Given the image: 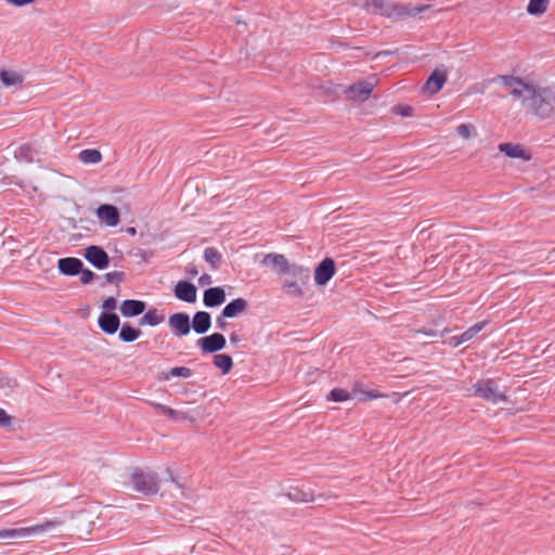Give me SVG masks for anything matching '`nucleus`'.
<instances>
[{
	"label": "nucleus",
	"mask_w": 555,
	"mask_h": 555,
	"mask_svg": "<svg viewBox=\"0 0 555 555\" xmlns=\"http://www.w3.org/2000/svg\"><path fill=\"white\" fill-rule=\"evenodd\" d=\"M530 115L539 119L555 118V85H542L513 75L493 79Z\"/></svg>",
	"instance_id": "f257e3e1"
},
{
	"label": "nucleus",
	"mask_w": 555,
	"mask_h": 555,
	"mask_svg": "<svg viewBox=\"0 0 555 555\" xmlns=\"http://www.w3.org/2000/svg\"><path fill=\"white\" fill-rule=\"evenodd\" d=\"M361 5L367 12L385 15L388 17H415L428 11L430 5H412L410 3H395L392 0H360Z\"/></svg>",
	"instance_id": "f03ea898"
},
{
	"label": "nucleus",
	"mask_w": 555,
	"mask_h": 555,
	"mask_svg": "<svg viewBox=\"0 0 555 555\" xmlns=\"http://www.w3.org/2000/svg\"><path fill=\"white\" fill-rule=\"evenodd\" d=\"M60 520H46L41 524L31 526V527H24V528H15V529H2L0 530V540L5 539H22L27 538L30 535H37L44 532H48L55 527L60 526Z\"/></svg>",
	"instance_id": "7ed1b4c3"
},
{
	"label": "nucleus",
	"mask_w": 555,
	"mask_h": 555,
	"mask_svg": "<svg viewBox=\"0 0 555 555\" xmlns=\"http://www.w3.org/2000/svg\"><path fill=\"white\" fill-rule=\"evenodd\" d=\"M473 395L492 403H499L506 400L494 379L487 378L473 385Z\"/></svg>",
	"instance_id": "20e7f679"
},
{
	"label": "nucleus",
	"mask_w": 555,
	"mask_h": 555,
	"mask_svg": "<svg viewBox=\"0 0 555 555\" xmlns=\"http://www.w3.org/2000/svg\"><path fill=\"white\" fill-rule=\"evenodd\" d=\"M132 489L145 495L156 494L159 487L155 474L135 470L131 475Z\"/></svg>",
	"instance_id": "39448f33"
},
{
	"label": "nucleus",
	"mask_w": 555,
	"mask_h": 555,
	"mask_svg": "<svg viewBox=\"0 0 555 555\" xmlns=\"http://www.w3.org/2000/svg\"><path fill=\"white\" fill-rule=\"evenodd\" d=\"M83 257L94 268L104 270L109 264V257L107 253L100 246L91 245L85 249Z\"/></svg>",
	"instance_id": "423d86ee"
},
{
	"label": "nucleus",
	"mask_w": 555,
	"mask_h": 555,
	"mask_svg": "<svg viewBox=\"0 0 555 555\" xmlns=\"http://www.w3.org/2000/svg\"><path fill=\"white\" fill-rule=\"evenodd\" d=\"M225 345V337L220 333H214L209 336L202 337L196 341V346L204 353H215L222 350Z\"/></svg>",
	"instance_id": "0eeeda50"
},
{
	"label": "nucleus",
	"mask_w": 555,
	"mask_h": 555,
	"mask_svg": "<svg viewBox=\"0 0 555 555\" xmlns=\"http://www.w3.org/2000/svg\"><path fill=\"white\" fill-rule=\"evenodd\" d=\"M335 274V262L332 258L323 259L314 270V282L324 286Z\"/></svg>",
	"instance_id": "6e6552de"
},
{
	"label": "nucleus",
	"mask_w": 555,
	"mask_h": 555,
	"mask_svg": "<svg viewBox=\"0 0 555 555\" xmlns=\"http://www.w3.org/2000/svg\"><path fill=\"white\" fill-rule=\"evenodd\" d=\"M169 327L176 336H185L191 331L190 318L184 312H177L168 319Z\"/></svg>",
	"instance_id": "1a4fd4ad"
},
{
	"label": "nucleus",
	"mask_w": 555,
	"mask_h": 555,
	"mask_svg": "<svg viewBox=\"0 0 555 555\" xmlns=\"http://www.w3.org/2000/svg\"><path fill=\"white\" fill-rule=\"evenodd\" d=\"M374 89V83L371 81H359L347 88L346 94L352 101H365L370 98Z\"/></svg>",
	"instance_id": "9d476101"
},
{
	"label": "nucleus",
	"mask_w": 555,
	"mask_h": 555,
	"mask_svg": "<svg viewBox=\"0 0 555 555\" xmlns=\"http://www.w3.org/2000/svg\"><path fill=\"white\" fill-rule=\"evenodd\" d=\"M96 217L101 223L106 227H116L120 222V215L118 209L109 204H103L96 209Z\"/></svg>",
	"instance_id": "9b49d317"
},
{
	"label": "nucleus",
	"mask_w": 555,
	"mask_h": 555,
	"mask_svg": "<svg viewBox=\"0 0 555 555\" xmlns=\"http://www.w3.org/2000/svg\"><path fill=\"white\" fill-rule=\"evenodd\" d=\"M173 294L179 300L193 304L196 301L197 288L191 282L180 281L176 284Z\"/></svg>",
	"instance_id": "f8f14e48"
},
{
	"label": "nucleus",
	"mask_w": 555,
	"mask_h": 555,
	"mask_svg": "<svg viewBox=\"0 0 555 555\" xmlns=\"http://www.w3.org/2000/svg\"><path fill=\"white\" fill-rule=\"evenodd\" d=\"M447 81V73L443 69H435L431 75L428 77L424 90L429 94L438 93L444 86Z\"/></svg>",
	"instance_id": "ddd939ff"
},
{
	"label": "nucleus",
	"mask_w": 555,
	"mask_h": 555,
	"mask_svg": "<svg viewBox=\"0 0 555 555\" xmlns=\"http://www.w3.org/2000/svg\"><path fill=\"white\" fill-rule=\"evenodd\" d=\"M82 267V261L75 257L61 258L57 261V268L60 272L67 276H74L79 274Z\"/></svg>",
	"instance_id": "4468645a"
},
{
	"label": "nucleus",
	"mask_w": 555,
	"mask_h": 555,
	"mask_svg": "<svg viewBox=\"0 0 555 555\" xmlns=\"http://www.w3.org/2000/svg\"><path fill=\"white\" fill-rule=\"evenodd\" d=\"M98 324L104 333L113 335L117 332L120 320L115 313L102 312L98 319Z\"/></svg>",
	"instance_id": "2eb2a0df"
},
{
	"label": "nucleus",
	"mask_w": 555,
	"mask_h": 555,
	"mask_svg": "<svg viewBox=\"0 0 555 555\" xmlns=\"http://www.w3.org/2000/svg\"><path fill=\"white\" fill-rule=\"evenodd\" d=\"M204 305L208 308L218 307L225 301V292L222 287H210L204 292Z\"/></svg>",
	"instance_id": "dca6fc26"
},
{
	"label": "nucleus",
	"mask_w": 555,
	"mask_h": 555,
	"mask_svg": "<svg viewBox=\"0 0 555 555\" xmlns=\"http://www.w3.org/2000/svg\"><path fill=\"white\" fill-rule=\"evenodd\" d=\"M145 306L144 301L127 299L120 305V313L126 318L137 317L145 311Z\"/></svg>",
	"instance_id": "f3484780"
},
{
	"label": "nucleus",
	"mask_w": 555,
	"mask_h": 555,
	"mask_svg": "<svg viewBox=\"0 0 555 555\" xmlns=\"http://www.w3.org/2000/svg\"><path fill=\"white\" fill-rule=\"evenodd\" d=\"M211 326V317L206 311H198L193 315L191 327L196 334H205Z\"/></svg>",
	"instance_id": "a211bd4d"
},
{
	"label": "nucleus",
	"mask_w": 555,
	"mask_h": 555,
	"mask_svg": "<svg viewBox=\"0 0 555 555\" xmlns=\"http://www.w3.org/2000/svg\"><path fill=\"white\" fill-rule=\"evenodd\" d=\"M501 153H504L506 156L511 158H520L524 160H529L530 155L525 152L522 146L517 143H501L498 146Z\"/></svg>",
	"instance_id": "6ab92c4d"
},
{
	"label": "nucleus",
	"mask_w": 555,
	"mask_h": 555,
	"mask_svg": "<svg viewBox=\"0 0 555 555\" xmlns=\"http://www.w3.org/2000/svg\"><path fill=\"white\" fill-rule=\"evenodd\" d=\"M262 263L271 266L278 274L283 275L288 260L282 254L270 253L264 256Z\"/></svg>",
	"instance_id": "aec40b11"
},
{
	"label": "nucleus",
	"mask_w": 555,
	"mask_h": 555,
	"mask_svg": "<svg viewBox=\"0 0 555 555\" xmlns=\"http://www.w3.org/2000/svg\"><path fill=\"white\" fill-rule=\"evenodd\" d=\"M248 308V302L244 298H236L229 302L222 310L223 317H228L229 319L235 318L238 314L243 313Z\"/></svg>",
	"instance_id": "412c9836"
},
{
	"label": "nucleus",
	"mask_w": 555,
	"mask_h": 555,
	"mask_svg": "<svg viewBox=\"0 0 555 555\" xmlns=\"http://www.w3.org/2000/svg\"><path fill=\"white\" fill-rule=\"evenodd\" d=\"M285 274L292 275L301 281H308L309 276H310V271L308 268H306L304 266L288 262L283 272V275H285Z\"/></svg>",
	"instance_id": "4be33fe9"
},
{
	"label": "nucleus",
	"mask_w": 555,
	"mask_h": 555,
	"mask_svg": "<svg viewBox=\"0 0 555 555\" xmlns=\"http://www.w3.org/2000/svg\"><path fill=\"white\" fill-rule=\"evenodd\" d=\"M164 320H165L164 314L159 313L156 309H150L140 319L139 324L141 326H143V325L157 326L160 323H163Z\"/></svg>",
	"instance_id": "5701e85b"
},
{
	"label": "nucleus",
	"mask_w": 555,
	"mask_h": 555,
	"mask_svg": "<svg viewBox=\"0 0 555 555\" xmlns=\"http://www.w3.org/2000/svg\"><path fill=\"white\" fill-rule=\"evenodd\" d=\"M199 416L198 409L189 410V411H179L172 409V414H169V418L172 421H190L191 423H196Z\"/></svg>",
	"instance_id": "b1692460"
},
{
	"label": "nucleus",
	"mask_w": 555,
	"mask_h": 555,
	"mask_svg": "<svg viewBox=\"0 0 555 555\" xmlns=\"http://www.w3.org/2000/svg\"><path fill=\"white\" fill-rule=\"evenodd\" d=\"M212 363L216 367L221 370L222 374H228L233 366L232 358L225 353L215 354Z\"/></svg>",
	"instance_id": "393cba45"
},
{
	"label": "nucleus",
	"mask_w": 555,
	"mask_h": 555,
	"mask_svg": "<svg viewBox=\"0 0 555 555\" xmlns=\"http://www.w3.org/2000/svg\"><path fill=\"white\" fill-rule=\"evenodd\" d=\"M141 336V331L130 326L128 323L122 324L119 332V339L124 343H132Z\"/></svg>",
	"instance_id": "a878e982"
},
{
	"label": "nucleus",
	"mask_w": 555,
	"mask_h": 555,
	"mask_svg": "<svg viewBox=\"0 0 555 555\" xmlns=\"http://www.w3.org/2000/svg\"><path fill=\"white\" fill-rule=\"evenodd\" d=\"M79 160L83 164H99L102 160V154L95 149H86L79 153Z\"/></svg>",
	"instance_id": "bb28decb"
},
{
	"label": "nucleus",
	"mask_w": 555,
	"mask_h": 555,
	"mask_svg": "<svg viewBox=\"0 0 555 555\" xmlns=\"http://www.w3.org/2000/svg\"><path fill=\"white\" fill-rule=\"evenodd\" d=\"M204 259L212 269H218L221 264L222 256L215 247H206L204 250Z\"/></svg>",
	"instance_id": "cd10ccee"
},
{
	"label": "nucleus",
	"mask_w": 555,
	"mask_h": 555,
	"mask_svg": "<svg viewBox=\"0 0 555 555\" xmlns=\"http://www.w3.org/2000/svg\"><path fill=\"white\" fill-rule=\"evenodd\" d=\"M0 80L7 87L17 86L23 81L20 74L5 69L0 70Z\"/></svg>",
	"instance_id": "c85d7f7f"
},
{
	"label": "nucleus",
	"mask_w": 555,
	"mask_h": 555,
	"mask_svg": "<svg viewBox=\"0 0 555 555\" xmlns=\"http://www.w3.org/2000/svg\"><path fill=\"white\" fill-rule=\"evenodd\" d=\"M548 0H530L527 11L531 15H540L547 9Z\"/></svg>",
	"instance_id": "c756f323"
},
{
	"label": "nucleus",
	"mask_w": 555,
	"mask_h": 555,
	"mask_svg": "<svg viewBox=\"0 0 555 555\" xmlns=\"http://www.w3.org/2000/svg\"><path fill=\"white\" fill-rule=\"evenodd\" d=\"M288 496L291 500L298 502H311L314 500V496L311 492L304 491L298 488L292 489L288 493Z\"/></svg>",
	"instance_id": "7c9ffc66"
},
{
	"label": "nucleus",
	"mask_w": 555,
	"mask_h": 555,
	"mask_svg": "<svg viewBox=\"0 0 555 555\" xmlns=\"http://www.w3.org/2000/svg\"><path fill=\"white\" fill-rule=\"evenodd\" d=\"M487 322L482 321V322H478L476 324H474L473 326H470L469 328H467L463 334H461L462 336V341H469L470 339H473L479 332H481L485 326H486Z\"/></svg>",
	"instance_id": "2f4dec72"
},
{
	"label": "nucleus",
	"mask_w": 555,
	"mask_h": 555,
	"mask_svg": "<svg viewBox=\"0 0 555 555\" xmlns=\"http://www.w3.org/2000/svg\"><path fill=\"white\" fill-rule=\"evenodd\" d=\"M350 398L351 397H350L349 391H347L346 389H341V388H334L333 390H331L330 395L327 396V399L332 400L334 402H344V401L349 400Z\"/></svg>",
	"instance_id": "473e14b6"
},
{
	"label": "nucleus",
	"mask_w": 555,
	"mask_h": 555,
	"mask_svg": "<svg viewBox=\"0 0 555 555\" xmlns=\"http://www.w3.org/2000/svg\"><path fill=\"white\" fill-rule=\"evenodd\" d=\"M192 376V370L186 367V366H177V367H172L169 373H168V376H166V379H168L169 377H184V378H188V377H191Z\"/></svg>",
	"instance_id": "72a5a7b5"
},
{
	"label": "nucleus",
	"mask_w": 555,
	"mask_h": 555,
	"mask_svg": "<svg viewBox=\"0 0 555 555\" xmlns=\"http://www.w3.org/2000/svg\"><path fill=\"white\" fill-rule=\"evenodd\" d=\"M284 288L289 295H292L294 297H302L304 296V292L297 282H285Z\"/></svg>",
	"instance_id": "f704fd0d"
},
{
	"label": "nucleus",
	"mask_w": 555,
	"mask_h": 555,
	"mask_svg": "<svg viewBox=\"0 0 555 555\" xmlns=\"http://www.w3.org/2000/svg\"><path fill=\"white\" fill-rule=\"evenodd\" d=\"M31 149L28 145H22L20 146L16 152L15 156L20 159L31 162Z\"/></svg>",
	"instance_id": "c9c22d12"
},
{
	"label": "nucleus",
	"mask_w": 555,
	"mask_h": 555,
	"mask_svg": "<svg viewBox=\"0 0 555 555\" xmlns=\"http://www.w3.org/2000/svg\"><path fill=\"white\" fill-rule=\"evenodd\" d=\"M80 274V281L82 284H89L93 281L95 274L89 270V269H83V267L81 268V271L79 272Z\"/></svg>",
	"instance_id": "e433bc0d"
},
{
	"label": "nucleus",
	"mask_w": 555,
	"mask_h": 555,
	"mask_svg": "<svg viewBox=\"0 0 555 555\" xmlns=\"http://www.w3.org/2000/svg\"><path fill=\"white\" fill-rule=\"evenodd\" d=\"M456 132L464 139H469L472 137L470 126L467 124H461L456 127Z\"/></svg>",
	"instance_id": "4c0bfd02"
},
{
	"label": "nucleus",
	"mask_w": 555,
	"mask_h": 555,
	"mask_svg": "<svg viewBox=\"0 0 555 555\" xmlns=\"http://www.w3.org/2000/svg\"><path fill=\"white\" fill-rule=\"evenodd\" d=\"M154 409L160 413V414H164V415H167L169 416V414H172V409L167 406V405H164L162 403H154Z\"/></svg>",
	"instance_id": "58836bf2"
},
{
	"label": "nucleus",
	"mask_w": 555,
	"mask_h": 555,
	"mask_svg": "<svg viewBox=\"0 0 555 555\" xmlns=\"http://www.w3.org/2000/svg\"><path fill=\"white\" fill-rule=\"evenodd\" d=\"M16 383L14 379H11L9 377H5V376H0V388H13L15 387Z\"/></svg>",
	"instance_id": "ea45409f"
},
{
	"label": "nucleus",
	"mask_w": 555,
	"mask_h": 555,
	"mask_svg": "<svg viewBox=\"0 0 555 555\" xmlns=\"http://www.w3.org/2000/svg\"><path fill=\"white\" fill-rule=\"evenodd\" d=\"M116 299L114 297H108L106 298L104 301H103V305L102 307L107 310V311H111V310H114L116 308Z\"/></svg>",
	"instance_id": "a19ab883"
},
{
	"label": "nucleus",
	"mask_w": 555,
	"mask_h": 555,
	"mask_svg": "<svg viewBox=\"0 0 555 555\" xmlns=\"http://www.w3.org/2000/svg\"><path fill=\"white\" fill-rule=\"evenodd\" d=\"M120 275H121V273L117 272V271L108 272L105 274V280L108 283L118 282L120 280Z\"/></svg>",
	"instance_id": "79ce46f5"
},
{
	"label": "nucleus",
	"mask_w": 555,
	"mask_h": 555,
	"mask_svg": "<svg viewBox=\"0 0 555 555\" xmlns=\"http://www.w3.org/2000/svg\"><path fill=\"white\" fill-rule=\"evenodd\" d=\"M10 424L11 416H9L3 409H0V426H9Z\"/></svg>",
	"instance_id": "37998d69"
},
{
	"label": "nucleus",
	"mask_w": 555,
	"mask_h": 555,
	"mask_svg": "<svg viewBox=\"0 0 555 555\" xmlns=\"http://www.w3.org/2000/svg\"><path fill=\"white\" fill-rule=\"evenodd\" d=\"M9 4L21 8L27 4H31L35 0H5Z\"/></svg>",
	"instance_id": "c03bdc74"
},
{
	"label": "nucleus",
	"mask_w": 555,
	"mask_h": 555,
	"mask_svg": "<svg viewBox=\"0 0 555 555\" xmlns=\"http://www.w3.org/2000/svg\"><path fill=\"white\" fill-rule=\"evenodd\" d=\"M396 112L402 116H412L413 108L411 106H398L396 107Z\"/></svg>",
	"instance_id": "a18cd8bd"
},
{
	"label": "nucleus",
	"mask_w": 555,
	"mask_h": 555,
	"mask_svg": "<svg viewBox=\"0 0 555 555\" xmlns=\"http://www.w3.org/2000/svg\"><path fill=\"white\" fill-rule=\"evenodd\" d=\"M227 318L228 317H223V312H221V314L217 317L216 325H217L218 328H220V330H224L225 328V325H227L225 319Z\"/></svg>",
	"instance_id": "49530a36"
},
{
	"label": "nucleus",
	"mask_w": 555,
	"mask_h": 555,
	"mask_svg": "<svg viewBox=\"0 0 555 555\" xmlns=\"http://www.w3.org/2000/svg\"><path fill=\"white\" fill-rule=\"evenodd\" d=\"M363 393L365 396V399H377L383 397V395H380L377 391H365Z\"/></svg>",
	"instance_id": "de8ad7c7"
},
{
	"label": "nucleus",
	"mask_w": 555,
	"mask_h": 555,
	"mask_svg": "<svg viewBox=\"0 0 555 555\" xmlns=\"http://www.w3.org/2000/svg\"><path fill=\"white\" fill-rule=\"evenodd\" d=\"M201 285H207L211 283V276L209 274H203L198 280Z\"/></svg>",
	"instance_id": "09e8293b"
},
{
	"label": "nucleus",
	"mask_w": 555,
	"mask_h": 555,
	"mask_svg": "<svg viewBox=\"0 0 555 555\" xmlns=\"http://www.w3.org/2000/svg\"><path fill=\"white\" fill-rule=\"evenodd\" d=\"M462 336H453L450 340V344L453 346V347H457L460 346L461 344H464L465 341H462Z\"/></svg>",
	"instance_id": "8fccbe9b"
},
{
	"label": "nucleus",
	"mask_w": 555,
	"mask_h": 555,
	"mask_svg": "<svg viewBox=\"0 0 555 555\" xmlns=\"http://www.w3.org/2000/svg\"><path fill=\"white\" fill-rule=\"evenodd\" d=\"M230 341L231 344L236 345L237 343L241 341V336L236 332H232L230 334Z\"/></svg>",
	"instance_id": "3c124183"
},
{
	"label": "nucleus",
	"mask_w": 555,
	"mask_h": 555,
	"mask_svg": "<svg viewBox=\"0 0 555 555\" xmlns=\"http://www.w3.org/2000/svg\"><path fill=\"white\" fill-rule=\"evenodd\" d=\"M189 274L191 276H195L197 274V270L195 268H192L190 271H189Z\"/></svg>",
	"instance_id": "603ef678"
},
{
	"label": "nucleus",
	"mask_w": 555,
	"mask_h": 555,
	"mask_svg": "<svg viewBox=\"0 0 555 555\" xmlns=\"http://www.w3.org/2000/svg\"><path fill=\"white\" fill-rule=\"evenodd\" d=\"M128 233H130L132 235L135 234V229L134 228H129L128 229Z\"/></svg>",
	"instance_id": "864d4df0"
}]
</instances>
